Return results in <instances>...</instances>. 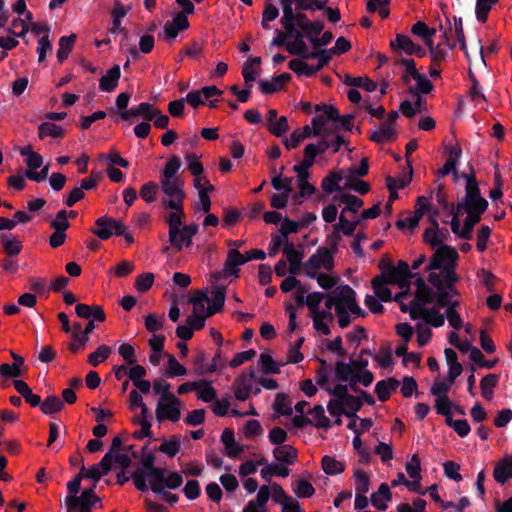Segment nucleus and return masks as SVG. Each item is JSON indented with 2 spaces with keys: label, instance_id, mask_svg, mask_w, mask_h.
<instances>
[{
  "label": "nucleus",
  "instance_id": "1",
  "mask_svg": "<svg viewBox=\"0 0 512 512\" xmlns=\"http://www.w3.org/2000/svg\"><path fill=\"white\" fill-rule=\"evenodd\" d=\"M84 489L80 496H66L65 505L68 510L79 511V512H91L92 507L95 503L100 501V498L96 495L94 488Z\"/></svg>",
  "mask_w": 512,
  "mask_h": 512
},
{
  "label": "nucleus",
  "instance_id": "2",
  "mask_svg": "<svg viewBox=\"0 0 512 512\" xmlns=\"http://www.w3.org/2000/svg\"><path fill=\"white\" fill-rule=\"evenodd\" d=\"M169 399L159 401L155 414L158 422L169 420L171 422H177L181 418V405L182 401L175 395H168Z\"/></svg>",
  "mask_w": 512,
  "mask_h": 512
},
{
  "label": "nucleus",
  "instance_id": "3",
  "mask_svg": "<svg viewBox=\"0 0 512 512\" xmlns=\"http://www.w3.org/2000/svg\"><path fill=\"white\" fill-rule=\"evenodd\" d=\"M439 215L438 209H434L431 212V216L429 217L430 226L425 229L423 233V240L426 244H429L432 248H436L438 246L444 245L443 243L447 241L450 237V233L448 229L439 228V224L436 220V217Z\"/></svg>",
  "mask_w": 512,
  "mask_h": 512
},
{
  "label": "nucleus",
  "instance_id": "4",
  "mask_svg": "<svg viewBox=\"0 0 512 512\" xmlns=\"http://www.w3.org/2000/svg\"><path fill=\"white\" fill-rule=\"evenodd\" d=\"M457 259L458 253L453 247L448 245L438 246L435 253L430 258L426 270L433 271L443 269L456 263Z\"/></svg>",
  "mask_w": 512,
  "mask_h": 512
},
{
  "label": "nucleus",
  "instance_id": "5",
  "mask_svg": "<svg viewBox=\"0 0 512 512\" xmlns=\"http://www.w3.org/2000/svg\"><path fill=\"white\" fill-rule=\"evenodd\" d=\"M435 299L436 292L429 286L423 291H417L415 298L410 302V318L417 320L423 317V311L426 310L425 305L434 303Z\"/></svg>",
  "mask_w": 512,
  "mask_h": 512
},
{
  "label": "nucleus",
  "instance_id": "6",
  "mask_svg": "<svg viewBox=\"0 0 512 512\" xmlns=\"http://www.w3.org/2000/svg\"><path fill=\"white\" fill-rule=\"evenodd\" d=\"M159 188L165 195L162 200H172L179 203L184 202L186 198L182 179H159Z\"/></svg>",
  "mask_w": 512,
  "mask_h": 512
},
{
  "label": "nucleus",
  "instance_id": "7",
  "mask_svg": "<svg viewBox=\"0 0 512 512\" xmlns=\"http://www.w3.org/2000/svg\"><path fill=\"white\" fill-rule=\"evenodd\" d=\"M256 378V372L253 368L250 369L249 373H241L236 377L233 383V391L235 398L239 401H246L253 389V380Z\"/></svg>",
  "mask_w": 512,
  "mask_h": 512
},
{
  "label": "nucleus",
  "instance_id": "8",
  "mask_svg": "<svg viewBox=\"0 0 512 512\" xmlns=\"http://www.w3.org/2000/svg\"><path fill=\"white\" fill-rule=\"evenodd\" d=\"M481 219L482 217L469 213L467 214L464 220V225L462 228L460 225V219H451V230L458 238L464 240H471L474 226L478 224L481 221Z\"/></svg>",
  "mask_w": 512,
  "mask_h": 512
},
{
  "label": "nucleus",
  "instance_id": "9",
  "mask_svg": "<svg viewBox=\"0 0 512 512\" xmlns=\"http://www.w3.org/2000/svg\"><path fill=\"white\" fill-rule=\"evenodd\" d=\"M183 483V477L179 472L173 471L165 476V470L162 469V476L159 481H151L150 488L154 493H163L164 489H177Z\"/></svg>",
  "mask_w": 512,
  "mask_h": 512
},
{
  "label": "nucleus",
  "instance_id": "10",
  "mask_svg": "<svg viewBox=\"0 0 512 512\" xmlns=\"http://www.w3.org/2000/svg\"><path fill=\"white\" fill-rule=\"evenodd\" d=\"M338 292L347 309L354 315L365 317L367 313L358 305L356 301V292L349 285H340Z\"/></svg>",
  "mask_w": 512,
  "mask_h": 512
},
{
  "label": "nucleus",
  "instance_id": "11",
  "mask_svg": "<svg viewBox=\"0 0 512 512\" xmlns=\"http://www.w3.org/2000/svg\"><path fill=\"white\" fill-rule=\"evenodd\" d=\"M156 457L153 453H144L141 460V465L137 468L138 471L145 473L151 481H159L162 476V468L155 466Z\"/></svg>",
  "mask_w": 512,
  "mask_h": 512
},
{
  "label": "nucleus",
  "instance_id": "12",
  "mask_svg": "<svg viewBox=\"0 0 512 512\" xmlns=\"http://www.w3.org/2000/svg\"><path fill=\"white\" fill-rule=\"evenodd\" d=\"M440 30L442 31L441 38H446V47H443L442 43H438L435 47V50L431 51L430 58L431 63L434 66H439L449 55V52L453 50L455 44L452 43L448 36V31L443 29V26L440 25Z\"/></svg>",
  "mask_w": 512,
  "mask_h": 512
},
{
  "label": "nucleus",
  "instance_id": "13",
  "mask_svg": "<svg viewBox=\"0 0 512 512\" xmlns=\"http://www.w3.org/2000/svg\"><path fill=\"white\" fill-rule=\"evenodd\" d=\"M283 252L286 255L287 261L289 262V273L296 275L300 272L301 267L303 268V257L304 253L302 250H297L293 243H285Z\"/></svg>",
  "mask_w": 512,
  "mask_h": 512
},
{
  "label": "nucleus",
  "instance_id": "14",
  "mask_svg": "<svg viewBox=\"0 0 512 512\" xmlns=\"http://www.w3.org/2000/svg\"><path fill=\"white\" fill-rule=\"evenodd\" d=\"M470 174L462 172L461 177L466 180L465 196L461 200H484L481 196L480 188L476 180L473 167L469 165Z\"/></svg>",
  "mask_w": 512,
  "mask_h": 512
},
{
  "label": "nucleus",
  "instance_id": "15",
  "mask_svg": "<svg viewBox=\"0 0 512 512\" xmlns=\"http://www.w3.org/2000/svg\"><path fill=\"white\" fill-rule=\"evenodd\" d=\"M121 77L120 66L115 64L99 80V88L103 92H112L116 89Z\"/></svg>",
  "mask_w": 512,
  "mask_h": 512
},
{
  "label": "nucleus",
  "instance_id": "16",
  "mask_svg": "<svg viewBox=\"0 0 512 512\" xmlns=\"http://www.w3.org/2000/svg\"><path fill=\"white\" fill-rule=\"evenodd\" d=\"M155 108L148 102H142L137 107H132L129 110H125L119 113V116L123 120H128L131 117H143L146 121H151L152 114Z\"/></svg>",
  "mask_w": 512,
  "mask_h": 512
},
{
  "label": "nucleus",
  "instance_id": "17",
  "mask_svg": "<svg viewBox=\"0 0 512 512\" xmlns=\"http://www.w3.org/2000/svg\"><path fill=\"white\" fill-rule=\"evenodd\" d=\"M10 354L14 362L12 364L4 363L0 365V376L3 378H17L22 374L20 367L24 365V358L14 351H10Z\"/></svg>",
  "mask_w": 512,
  "mask_h": 512
},
{
  "label": "nucleus",
  "instance_id": "18",
  "mask_svg": "<svg viewBox=\"0 0 512 512\" xmlns=\"http://www.w3.org/2000/svg\"><path fill=\"white\" fill-rule=\"evenodd\" d=\"M371 504L380 511L388 508L387 502L391 501L392 493L386 483L380 484L377 492L371 494Z\"/></svg>",
  "mask_w": 512,
  "mask_h": 512
},
{
  "label": "nucleus",
  "instance_id": "19",
  "mask_svg": "<svg viewBox=\"0 0 512 512\" xmlns=\"http://www.w3.org/2000/svg\"><path fill=\"white\" fill-rule=\"evenodd\" d=\"M221 442L225 446L226 455L230 458H235L244 451L243 446L236 444L234 431L232 429H224L221 435Z\"/></svg>",
  "mask_w": 512,
  "mask_h": 512
},
{
  "label": "nucleus",
  "instance_id": "20",
  "mask_svg": "<svg viewBox=\"0 0 512 512\" xmlns=\"http://www.w3.org/2000/svg\"><path fill=\"white\" fill-rule=\"evenodd\" d=\"M226 287L222 285L213 286L212 304L207 307V316H212L222 311L225 304Z\"/></svg>",
  "mask_w": 512,
  "mask_h": 512
},
{
  "label": "nucleus",
  "instance_id": "21",
  "mask_svg": "<svg viewBox=\"0 0 512 512\" xmlns=\"http://www.w3.org/2000/svg\"><path fill=\"white\" fill-rule=\"evenodd\" d=\"M400 385V382L390 377L386 380L378 381L375 386V393L381 402L387 401L391 396V391L396 390Z\"/></svg>",
  "mask_w": 512,
  "mask_h": 512
},
{
  "label": "nucleus",
  "instance_id": "22",
  "mask_svg": "<svg viewBox=\"0 0 512 512\" xmlns=\"http://www.w3.org/2000/svg\"><path fill=\"white\" fill-rule=\"evenodd\" d=\"M6 233L0 234V243L3 246V252L9 258L19 255L22 251V242L15 237H10Z\"/></svg>",
  "mask_w": 512,
  "mask_h": 512
},
{
  "label": "nucleus",
  "instance_id": "23",
  "mask_svg": "<svg viewBox=\"0 0 512 512\" xmlns=\"http://www.w3.org/2000/svg\"><path fill=\"white\" fill-rule=\"evenodd\" d=\"M273 456L281 463L293 465L297 460L298 452L291 445H282L274 448Z\"/></svg>",
  "mask_w": 512,
  "mask_h": 512
},
{
  "label": "nucleus",
  "instance_id": "24",
  "mask_svg": "<svg viewBox=\"0 0 512 512\" xmlns=\"http://www.w3.org/2000/svg\"><path fill=\"white\" fill-rule=\"evenodd\" d=\"M488 201L484 200H460L458 202V208L460 210H465L467 214L471 213L473 215H478L482 217L483 213L488 208Z\"/></svg>",
  "mask_w": 512,
  "mask_h": 512
},
{
  "label": "nucleus",
  "instance_id": "25",
  "mask_svg": "<svg viewBox=\"0 0 512 512\" xmlns=\"http://www.w3.org/2000/svg\"><path fill=\"white\" fill-rule=\"evenodd\" d=\"M416 43L412 39L404 34H397L395 39L390 41V47L394 52L402 51L406 55H413V49Z\"/></svg>",
  "mask_w": 512,
  "mask_h": 512
},
{
  "label": "nucleus",
  "instance_id": "26",
  "mask_svg": "<svg viewBox=\"0 0 512 512\" xmlns=\"http://www.w3.org/2000/svg\"><path fill=\"white\" fill-rule=\"evenodd\" d=\"M77 35L72 33L69 36H62L59 39V49L57 51V59L60 63H63L72 51Z\"/></svg>",
  "mask_w": 512,
  "mask_h": 512
},
{
  "label": "nucleus",
  "instance_id": "27",
  "mask_svg": "<svg viewBox=\"0 0 512 512\" xmlns=\"http://www.w3.org/2000/svg\"><path fill=\"white\" fill-rule=\"evenodd\" d=\"M396 136L397 134L392 129L391 124L384 122L380 125L379 130H374L371 133L369 139L375 143L381 144L386 140H394Z\"/></svg>",
  "mask_w": 512,
  "mask_h": 512
},
{
  "label": "nucleus",
  "instance_id": "28",
  "mask_svg": "<svg viewBox=\"0 0 512 512\" xmlns=\"http://www.w3.org/2000/svg\"><path fill=\"white\" fill-rule=\"evenodd\" d=\"M311 136H313V134L310 132V126L305 125L302 129L293 131L290 135V139H283V144L288 150L294 149L298 147L301 141Z\"/></svg>",
  "mask_w": 512,
  "mask_h": 512
},
{
  "label": "nucleus",
  "instance_id": "29",
  "mask_svg": "<svg viewBox=\"0 0 512 512\" xmlns=\"http://www.w3.org/2000/svg\"><path fill=\"white\" fill-rule=\"evenodd\" d=\"M498 374H488L484 376L480 381V388L482 396L490 401L494 396V388L498 385L499 382Z\"/></svg>",
  "mask_w": 512,
  "mask_h": 512
},
{
  "label": "nucleus",
  "instance_id": "30",
  "mask_svg": "<svg viewBox=\"0 0 512 512\" xmlns=\"http://www.w3.org/2000/svg\"><path fill=\"white\" fill-rule=\"evenodd\" d=\"M194 369L198 376H204L207 373H213L217 370L215 363H208L206 353L200 351L194 359Z\"/></svg>",
  "mask_w": 512,
  "mask_h": 512
},
{
  "label": "nucleus",
  "instance_id": "31",
  "mask_svg": "<svg viewBox=\"0 0 512 512\" xmlns=\"http://www.w3.org/2000/svg\"><path fill=\"white\" fill-rule=\"evenodd\" d=\"M309 414L312 415L313 426L319 429L329 430L332 426L331 420L325 415V411L322 405H315L310 411Z\"/></svg>",
  "mask_w": 512,
  "mask_h": 512
},
{
  "label": "nucleus",
  "instance_id": "32",
  "mask_svg": "<svg viewBox=\"0 0 512 512\" xmlns=\"http://www.w3.org/2000/svg\"><path fill=\"white\" fill-rule=\"evenodd\" d=\"M47 136L61 139L64 137V130L61 126L51 123L50 121L43 122L38 127V137L44 139Z\"/></svg>",
  "mask_w": 512,
  "mask_h": 512
},
{
  "label": "nucleus",
  "instance_id": "33",
  "mask_svg": "<svg viewBox=\"0 0 512 512\" xmlns=\"http://www.w3.org/2000/svg\"><path fill=\"white\" fill-rule=\"evenodd\" d=\"M286 49L291 55L301 56L304 59H309L310 51L307 44L304 42V34L294 38L293 42L286 44Z\"/></svg>",
  "mask_w": 512,
  "mask_h": 512
},
{
  "label": "nucleus",
  "instance_id": "34",
  "mask_svg": "<svg viewBox=\"0 0 512 512\" xmlns=\"http://www.w3.org/2000/svg\"><path fill=\"white\" fill-rule=\"evenodd\" d=\"M64 407L63 401L56 395H49L42 401L41 412L45 415H52L60 412Z\"/></svg>",
  "mask_w": 512,
  "mask_h": 512
},
{
  "label": "nucleus",
  "instance_id": "35",
  "mask_svg": "<svg viewBox=\"0 0 512 512\" xmlns=\"http://www.w3.org/2000/svg\"><path fill=\"white\" fill-rule=\"evenodd\" d=\"M181 448V436L173 435L170 439H164L161 445L158 447V451L174 457Z\"/></svg>",
  "mask_w": 512,
  "mask_h": 512
},
{
  "label": "nucleus",
  "instance_id": "36",
  "mask_svg": "<svg viewBox=\"0 0 512 512\" xmlns=\"http://www.w3.org/2000/svg\"><path fill=\"white\" fill-rule=\"evenodd\" d=\"M322 469L327 475H338L345 470V464L332 456L325 455L321 461Z\"/></svg>",
  "mask_w": 512,
  "mask_h": 512
},
{
  "label": "nucleus",
  "instance_id": "37",
  "mask_svg": "<svg viewBox=\"0 0 512 512\" xmlns=\"http://www.w3.org/2000/svg\"><path fill=\"white\" fill-rule=\"evenodd\" d=\"M273 409L280 415L290 416L293 413L291 400L285 393H277L273 403Z\"/></svg>",
  "mask_w": 512,
  "mask_h": 512
},
{
  "label": "nucleus",
  "instance_id": "38",
  "mask_svg": "<svg viewBox=\"0 0 512 512\" xmlns=\"http://www.w3.org/2000/svg\"><path fill=\"white\" fill-rule=\"evenodd\" d=\"M342 179L343 177L340 173L330 172L329 175L323 178L321 182L323 191L328 194H331L336 191H342L344 188L340 187L339 185V182Z\"/></svg>",
  "mask_w": 512,
  "mask_h": 512
},
{
  "label": "nucleus",
  "instance_id": "39",
  "mask_svg": "<svg viewBox=\"0 0 512 512\" xmlns=\"http://www.w3.org/2000/svg\"><path fill=\"white\" fill-rule=\"evenodd\" d=\"M333 200H339L340 202L346 204V207L342 211L343 213L346 210L352 213H357L358 210L363 206V201L360 198L349 193H344L340 196H334Z\"/></svg>",
  "mask_w": 512,
  "mask_h": 512
},
{
  "label": "nucleus",
  "instance_id": "40",
  "mask_svg": "<svg viewBox=\"0 0 512 512\" xmlns=\"http://www.w3.org/2000/svg\"><path fill=\"white\" fill-rule=\"evenodd\" d=\"M180 167V158L178 156H172L165 164L159 179H180L176 176Z\"/></svg>",
  "mask_w": 512,
  "mask_h": 512
},
{
  "label": "nucleus",
  "instance_id": "41",
  "mask_svg": "<svg viewBox=\"0 0 512 512\" xmlns=\"http://www.w3.org/2000/svg\"><path fill=\"white\" fill-rule=\"evenodd\" d=\"M104 224H111L113 235L122 236L125 235L127 227L118 219L108 216H102L95 221V226H104Z\"/></svg>",
  "mask_w": 512,
  "mask_h": 512
},
{
  "label": "nucleus",
  "instance_id": "42",
  "mask_svg": "<svg viewBox=\"0 0 512 512\" xmlns=\"http://www.w3.org/2000/svg\"><path fill=\"white\" fill-rule=\"evenodd\" d=\"M372 288L375 295L383 302H389L393 299L392 292L384 284L382 277H375L372 281Z\"/></svg>",
  "mask_w": 512,
  "mask_h": 512
},
{
  "label": "nucleus",
  "instance_id": "43",
  "mask_svg": "<svg viewBox=\"0 0 512 512\" xmlns=\"http://www.w3.org/2000/svg\"><path fill=\"white\" fill-rule=\"evenodd\" d=\"M288 67L298 76L305 75L306 77H312L315 75L314 66L308 65L301 59L290 60Z\"/></svg>",
  "mask_w": 512,
  "mask_h": 512
},
{
  "label": "nucleus",
  "instance_id": "44",
  "mask_svg": "<svg viewBox=\"0 0 512 512\" xmlns=\"http://www.w3.org/2000/svg\"><path fill=\"white\" fill-rule=\"evenodd\" d=\"M421 318L435 328L442 327L445 323V317L439 312L437 307L424 310L423 317Z\"/></svg>",
  "mask_w": 512,
  "mask_h": 512
},
{
  "label": "nucleus",
  "instance_id": "45",
  "mask_svg": "<svg viewBox=\"0 0 512 512\" xmlns=\"http://www.w3.org/2000/svg\"><path fill=\"white\" fill-rule=\"evenodd\" d=\"M294 493L299 498H310L315 493L313 485L304 479H299L292 485Z\"/></svg>",
  "mask_w": 512,
  "mask_h": 512
},
{
  "label": "nucleus",
  "instance_id": "46",
  "mask_svg": "<svg viewBox=\"0 0 512 512\" xmlns=\"http://www.w3.org/2000/svg\"><path fill=\"white\" fill-rule=\"evenodd\" d=\"M111 352L112 350L109 346L102 344L96 349V351L89 354L88 363L97 367L101 362L105 361L109 357Z\"/></svg>",
  "mask_w": 512,
  "mask_h": 512
},
{
  "label": "nucleus",
  "instance_id": "47",
  "mask_svg": "<svg viewBox=\"0 0 512 512\" xmlns=\"http://www.w3.org/2000/svg\"><path fill=\"white\" fill-rule=\"evenodd\" d=\"M389 5L390 0H369L367 2V11L370 13H374L376 11L379 12V15L382 19H386L389 16Z\"/></svg>",
  "mask_w": 512,
  "mask_h": 512
},
{
  "label": "nucleus",
  "instance_id": "48",
  "mask_svg": "<svg viewBox=\"0 0 512 512\" xmlns=\"http://www.w3.org/2000/svg\"><path fill=\"white\" fill-rule=\"evenodd\" d=\"M354 479L356 493L365 494L369 491L370 478L365 471L361 469H356L354 471Z\"/></svg>",
  "mask_w": 512,
  "mask_h": 512
},
{
  "label": "nucleus",
  "instance_id": "49",
  "mask_svg": "<svg viewBox=\"0 0 512 512\" xmlns=\"http://www.w3.org/2000/svg\"><path fill=\"white\" fill-rule=\"evenodd\" d=\"M199 383L202 384L201 388L199 390H196V392L198 393V399L206 403L214 401L216 399L217 394L211 382L206 380H200Z\"/></svg>",
  "mask_w": 512,
  "mask_h": 512
},
{
  "label": "nucleus",
  "instance_id": "50",
  "mask_svg": "<svg viewBox=\"0 0 512 512\" xmlns=\"http://www.w3.org/2000/svg\"><path fill=\"white\" fill-rule=\"evenodd\" d=\"M335 378L340 382H348L349 378L354 375V369L350 363L337 361L335 364Z\"/></svg>",
  "mask_w": 512,
  "mask_h": 512
},
{
  "label": "nucleus",
  "instance_id": "51",
  "mask_svg": "<svg viewBox=\"0 0 512 512\" xmlns=\"http://www.w3.org/2000/svg\"><path fill=\"white\" fill-rule=\"evenodd\" d=\"M159 184L149 181L142 185L140 188V197L147 203H152L156 200V195L159 191Z\"/></svg>",
  "mask_w": 512,
  "mask_h": 512
},
{
  "label": "nucleus",
  "instance_id": "52",
  "mask_svg": "<svg viewBox=\"0 0 512 512\" xmlns=\"http://www.w3.org/2000/svg\"><path fill=\"white\" fill-rule=\"evenodd\" d=\"M328 0H295L296 11L323 10Z\"/></svg>",
  "mask_w": 512,
  "mask_h": 512
},
{
  "label": "nucleus",
  "instance_id": "53",
  "mask_svg": "<svg viewBox=\"0 0 512 512\" xmlns=\"http://www.w3.org/2000/svg\"><path fill=\"white\" fill-rule=\"evenodd\" d=\"M168 356V367L166 370V376L168 378H174L177 376H185L187 374V369L180 364L177 359L173 355Z\"/></svg>",
  "mask_w": 512,
  "mask_h": 512
},
{
  "label": "nucleus",
  "instance_id": "54",
  "mask_svg": "<svg viewBox=\"0 0 512 512\" xmlns=\"http://www.w3.org/2000/svg\"><path fill=\"white\" fill-rule=\"evenodd\" d=\"M167 224L169 227L168 235L169 242H174L175 235L180 232V228L183 226V220L178 216V213L172 211L167 218Z\"/></svg>",
  "mask_w": 512,
  "mask_h": 512
},
{
  "label": "nucleus",
  "instance_id": "55",
  "mask_svg": "<svg viewBox=\"0 0 512 512\" xmlns=\"http://www.w3.org/2000/svg\"><path fill=\"white\" fill-rule=\"evenodd\" d=\"M332 54L333 53L330 51V49H322L319 51L310 52L308 55L309 59H318V64L314 66L315 74L330 62Z\"/></svg>",
  "mask_w": 512,
  "mask_h": 512
},
{
  "label": "nucleus",
  "instance_id": "56",
  "mask_svg": "<svg viewBox=\"0 0 512 512\" xmlns=\"http://www.w3.org/2000/svg\"><path fill=\"white\" fill-rule=\"evenodd\" d=\"M259 363L261 365V369H262L263 373H265V374H279L280 373L279 365L273 360V358L269 354H266V353L260 354Z\"/></svg>",
  "mask_w": 512,
  "mask_h": 512
},
{
  "label": "nucleus",
  "instance_id": "57",
  "mask_svg": "<svg viewBox=\"0 0 512 512\" xmlns=\"http://www.w3.org/2000/svg\"><path fill=\"white\" fill-rule=\"evenodd\" d=\"M154 274L150 272L142 273L136 277L134 287L140 293L147 292L153 285Z\"/></svg>",
  "mask_w": 512,
  "mask_h": 512
},
{
  "label": "nucleus",
  "instance_id": "58",
  "mask_svg": "<svg viewBox=\"0 0 512 512\" xmlns=\"http://www.w3.org/2000/svg\"><path fill=\"white\" fill-rule=\"evenodd\" d=\"M374 360L378 362L379 366L387 369L393 366L394 358L392 356L391 348L389 345L381 347L380 353L374 356Z\"/></svg>",
  "mask_w": 512,
  "mask_h": 512
},
{
  "label": "nucleus",
  "instance_id": "59",
  "mask_svg": "<svg viewBox=\"0 0 512 512\" xmlns=\"http://www.w3.org/2000/svg\"><path fill=\"white\" fill-rule=\"evenodd\" d=\"M308 277L316 279L318 285L325 290L332 289L337 282L336 278L325 273L308 272Z\"/></svg>",
  "mask_w": 512,
  "mask_h": 512
},
{
  "label": "nucleus",
  "instance_id": "60",
  "mask_svg": "<svg viewBox=\"0 0 512 512\" xmlns=\"http://www.w3.org/2000/svg\"><path fill=\"white\" fill-rule=\"evenodd\" d=\"M279 4L281 5L283 11L281 24L283 25L295 22L296 13L292 7L293 4H295V0H279Z\"/></svg>",
  "mask_w": 512,
  "mask_h": 512
},
{
  "label": "nucleus",
  "instance_id": "61",
  "mask_svg": "<svg viewBox=\"0 0 512 512\" xmlns=\"http://www.w3.org/2000/svg\"><path fill=\"white\" fill-rule=\"evenodd\" d=\"M68 212L64 209L57 212L55 219H53L50 223L51 228L55 231L66 232V230L70 227V223L68 221Z\"/></svg>",
  "mask_w": 512,
  "mask_h": 512
},
{
  "label": "nucleus",
  "instance_id": "62",
  "mask_svg": "<svg viewBox=\"0 0 512 512\" xmlns=\"http://www.w3.org/2000/svg\"><path fill=\"white\" fill-rule=\"evenodd\" d=\"M316 252L319 255L318 257L323 268L327 271H331L334 267L333 254L335 252H332V250L327 247H319Z\"/></svg>",
  "mask_w": 512,
  "mask_h": 512
},
{
  "label": "nucleus",
  "instance_id": "63",
  "mask_svg": "<svg viewBox=\"0 0 512 512\" xmlns=\"http://www.w3.org/2000/svg\"><path fill=\"white\" fill-rule=\"evenodd\" d=\"M405 469L407 474L412 479H421V466H420V458L417 454H413L410 460L406 463Z\"/></svg>",
  "mask_w": 512,
  "mask_h": 512
},
{
  "label": "nucleus",
  "instance_id": "64",
  "mask_svg": "<svg viewBox=\"0 0 512 512\" xmlns=\"http://www.w3.org/2000/svg\"><path fill=\"white\" fill-rule=\"evenodd\" d=\"M411 33L420 39L427 38L428 36H434L436 34V29L430 28L425 22L417 21L411 27Z\"/></svg>",
  "mask_w": 512,
  "mask_h": 512
}]
</instances>
